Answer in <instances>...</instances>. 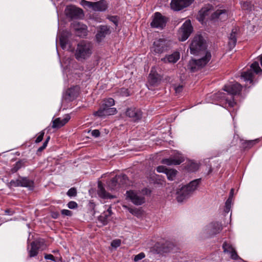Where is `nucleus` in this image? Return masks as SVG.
<instances>
[{
	"mask_svg": "<svg viewBox=\"0 0 262 262\" xmlns=\"http://www.w3.org/2000/svg\"><path fill=\"white\" fill-rule=\"evenodd\" d=\"M228 103L229 104V105L231 106V107H233L234 104H235V102L234 101V100L233 101H228Z\"/></svg>",
	"mask_w": 262,
	"mask_h": 262,
	"instance_id": "nucleus-59",
	"label": "nucleus"
},
{
	"mask_svg": "<svg viewBox=\"0 0 262 262\" xmlns=\"http://www.w3.org/2000/svg\"><path fill=\"white\" fill-rule=\"evenodd\" d=\"M252 5L250 2H244L242 4V7L244 10H251L252 8Z\"/></svg>",
	"mask_w": 262,
	"mask_h": 262,
	"instance_id": "nucleus-40",
	"label": "nucleus"
},
{
	"mask_svg": "<svg viewBox=\"0 0 262 262\" xmlns=\"http://www.w3.org/2000/svg\"><path fill=\"white\" fill-rule=\"evenodd\" d=\"M170 49V41L165 39L160 38L154 42L151 47V51L155 54H162L167 52Z\"/></svg>",
	"mask_w": 262,
	"mask_h": 262,
	"instance_id": "nucleus-6",
	"label": "nucleus"
},
{
	"mask_svg": "<svg viewBox=\"0 0 262 262\" xmlns=\"http://www.w3.org/2000/svg\"><path fill=\"white\" fill-rule=\"evenodd\" d=\"M106 213L104 212L98 217V221L102 224V226L107 225L108 223V217Z\"/></svg>",
	"mask_w": 262,
	"mask_h": 262,
	"instance_id": "nucleus-35",
	"label": "nucleus"
},
{
	"mask_svg": "<svg viewBox=\"0 0 262 262\" xmlns=\"http://www.w3.org/2000/svg\"><path fill=\"white\" fill-rule=\"evenodd\" d=\"M91 134L93 136L95 137H98L100 136V133L99 130L94 129L92 130Z\"/></svg>",
	"mask_w": 262,
	"mask_h": 262,
	"instance_id": "nucleus-54",
	"label": "nucleus"
},
{
	"mask_svg": "<svg viewBox=\"0 0 262 262\" xmlns=\"http://www.w3.org/2000/svg\"><path fill=\"white\" fill-rule=\"evenodd\" d=\"M211 6L208 5L204 8H202L199 12V19L200 21H203L206 16L209 14V12L211 10Z\"/></svg>",
	"mask_w": 262,
	"mask_h": 262,
	"instance_id": "nucleus-30",
	"label": "nucleus"
},
{
	"mask_svg": "<svg viewBox=\"0 0 262 262\" xmlns=\"http://www.w3.org/2000/svg\"><path fill=\"white\" fill-rule=\"evenodd\" d=\"M161 78L160 75L154 69H151L148 76V82L151 85H156L160 83Z\"/></svg>",
	"mask_w": 262,
	"mask_h": 262,
	"instance_id": "nucleus-21",
	"label": "nucleus"
},
{
	"mask_svg": "<svg viewBox=\"0 0 262 262\" xmlns=\"http://www.w3.org/2000/svg\"><path fill=\"white\" fill-rule=\"evenodd\" d=\"M94 3V2H88L85 0H82L81 2V4L82 5L84 6H88V7L92 8H93Z\"/></svg>",
	"mask_w": 262,
	"mask_h": 262,
	"instance_id": "nucleus-45",
	"label": "nucleus"
},
{
	"mask_svg": "<svg viewBox=\"0 0 262 262\" xmlns=\"http://www.w3.org/2000/svg\"><path fill=\"white\" fill-rule=\"evenodd\" d=\"M107 8V4L105 1L101 0L94 2L92 9L94 11H103Z\"/></svg>",
	"mask_w": 262,
	"mask_h": 262,
	"instance_id": "nucleus-28",
	"label": "nucleus"
},
{
	"mask_svg": "<svg viewBox=\"0 0 262 262\" xmlns=\"http://www.w3.org/2000/svg\"><path fill=\"white\" fill-rule=\"evenodd\" d=\"M166 23V18L159 12L155 14L154 17L150 25L152 27L163 28Z\"/></svg>",
	"mask_w": 262,
	"mask_h": 262,
	"instance_id": "nucleus-14",
	"label": "nucleus"
},
{
	"mask_svg": "<svg viewBox=\"0 0 262 262\" xmlns=\"http://www.w3.org/2000/svg\"><path fill=\"white\" fill-rule=\"evenodd\" d=\"M111 31L110 27L107 26H100L98 28L96 38L98 42H100L107 35L111 34Z\"/></svg>",
	"mask_w": 262,
	"mask_h": 262,
	"instance_id": "nucleus-19",
	"label": "nucleus"
},
{
	"mask_svg": "<svg viewBox=\"0 0 262 262\" xmlns=\"http://www.w3.org/2000/svg\"><path fill=\"white\" fill-rule=\"evenodd\" d=\"M71 26L77 36L84 37L87 35L88 27L85 25L78 21H74Z\"/></svg>",
	"mask_w": 262,
	"mask_h": 262,
	"instance_id": "nucleus-12",
	"label": "nucleus"
},
{
	"mask_svg": "<svg viewBox=\"0 0 262 262\" xmlns=\"http://www.w3.org/2000/svg\"><path fill=\"white\" fill-rule=\"evenodd\" d=\"M242 76L245 79V80L250 81L251 82L252 81L253 74L251 70H249L246 72H243L242 73Z\"/></svg>",
	"mask_w": 262,
	"mask_h": 262,
	"instance_id": "nucleus-37",
	"label": "nucleus"
},
{
	"mask_svg": "<svg viewBox=\"0 0 262 262\" xmlns=\"http://www.w3.org/2000/svg\"><path fill=\"white\" fill-rule=\"evenodd\" d=\"M126 195L131 202L136 205H141L145 202L144 196L134 190L127 191Z\"/></svg>",
	"mask_w": 262,
	"mask_h": 262,
	"instance_id": "nucleus-11",
	"label": "nucleus"
},
{
	"mask_svg": "<svg viewBox=\"0 0 262 262\" xmlns=\"http://www.w3.org/2000/svg\"><path fill=\"white\" fill-rule=\"evenodd\" d=\"M121 245V240L120 239H115L112 241L111 243V246L113 247L117 248L120 246Z\"/></svg>",
	"mask_w": 262,
	"mask_h": 262,
	"instance_id": "nucleus-49",
	"label": "nucleus"
},
{
	"mask_svg": "<svg viewBox=\"0 0 262 262\" xmlns=\"http://www.w3.org/2000/svg\"><path fill=\"white\" fill-rule=\"evenodd\" d=\"M11 186L28 187L30 189H33L34 182L27 177L19 176L17 180H12L10 182Z\"/></svg>",
	"mask_w": 262,
	"mask_h": 262,
	"instance_id": "nucleus-8",
	"label": "nucleus"
},
{
	"mask_svg": "<svg viewBox=\"0 0 262 262\" xmlns=\"http://www.w3.org/2000/svg\"><path fill=\"white\" fill-rule=\"evenodd\" d=\"M208 232L210 236L214 235L219 233L222 230V226L221 224L216 222L212 223L208 227Z\"/></svg>",
	"mask_w": 262,
	"mask_h": 262,
	"instance_id": "nucleus-22",
	"label": "nucleus"
},
{
	"mask_svg": "<svg viewBox=\"0 0 262 262\" xmlns=\"http://www.w3.org/2000/svg\"><path fill=\"white\" fill-rule=\"evenodd\" d=\"M184 159L183 157L177 156L173 157H170L167 159H164L162 160V163L167 165H180L183 162Z\"/></svg>",
	"mask_w": 262,
	"mask_h": 262,
	"instance_id": "nucleus-20",
	"label": "nucleus"
},
{
	"mask_svg": "<svg viewBox=\"0 0 262 262\" xmlns=\"http://www.w3.org/2000/svg\"><path fill=\"white\" fill-rule=\"evenodd\" d=\"M79 94V87L78 86H74L68 89L63 95V98L65 100L69 101H72L76 99Z\"/></svg>",
	"mask_w": 262,
	"mask_h": 262,
	"instance_id": "nucleus-15",
	"label": "nucleus"
},
{
	"mask_svg": "<svg viewBox=\"0 0 262 262\" xmlns=\"http://www.w3.org/2000/svg\"><path fill=\"white\" fill-rule=\"evenodd\" d=\"M198 168V165L196 163H192L190 165L189 170L192 171H195Z\"/></svg>",
	"mask_w": 262,
	"mask_h": 262,
	"instance_id": "nucleus-53",
	"label": "nucleus"
},
{
	"mask_svg": "<svg viewBox=\"0 0 262 262\" xmlns=\"http://www.w3.org/2000/svg\"><path fill=\"white\" fill-rule=\"evenodd\" d=\"M258 141V139H256L254 140H250L246 142V143L247 144V147L250 148L253 145H254L256 143H257Z\"/></svg>",
	"mask_w": 262,
	"mask_h": 262,
	"instance_id": "nucleus-50",
	"label": "nucleus"
},
{
	"mask_svg": "<svg viewBox=\"0 0 262 262\" xmlns=\"http://www.w3.org/2000/svg\"><path fill=\"white\" fill-rule=\"evenodd\" d=\"M70 34L68 31L62 32L59 37V43L62 49H64L68 42V39Z\"/></svg>",
	"mask_w": 262,
	"mask_h": 262,
	"instance_id": "nucleus-29",
	"label": "nucleus"
},
{
	"mask_svg": "<svg viewBox=\"0 0 262 262\" xmlns=\"http://www.w3.org/2000/svg\"><path fill=\"white\" fill-rule=\"evenodd\" d=\"M47 145H46L45 144L43 143L42 145L41 146H40L39 148H38V149H37V152H41L42 150H43L47 147Z\"/></svg>",
	"mask_w": 262,
	"mask_h": 262,
	"instance_id": "nucleus-57",
	"label": "nucleus"
},
{
	"mask_svg": "<svg viewBox=\"0 0 262 262\" xmlns=\"http://www.w3.org/2000/svg\"><path fill=\"white\" fill-rule=\"evenodd\" d=\"M68 207L70 209H73L77 208L78 205L77 203L74 201H70L68 204Z\"/></svg>",
	"mask_w": 262,
	"mask_h": 262,
	"instance_id": "nucleus-47",
	"label": "nucleus"
},
{
	"mask_svg": "<svg viewBox=\"0 0 262 262\" xmlns=\"http://www.w3.org/2000/svg\"><path fill=\"white\" fill-rule=\"evenodd\" d=\"M251 69L254 71L255 73L258 74L260 72H262L261 69L259 66V63L258 62H254L251 65Z\"/></svg>",
	"mask_w": 262,
	"mask_h": 262,
	"instance_id": "nucleus-39",
	"label": "nucleus"
},
{
	"mask_svg": "<svg viewBox=\"0 0 262 262\" xmlns=\"http://www.w3.org/2000/svg\"><path fill=\"white\" fill-rule=\"evenodd\" d=\"M77 193V192L76 188L75 187H72L68 191L67 194L70 197H72L76 196Z\"/></svg>",
	"mask_w": 262,
	"mask_h": 262,
	"instance_id": "nucleus-41",
	"label": "nucleus"
},
{
	"mask_svg": "<svg viewBox=\"0 0 262 262\" xmlns=\"http://www.w3.org/2000/svg\"><path fill=\"white\" fill-rule=\"evenodd\" d=\"M98 194L99 196L103 199H111L114 196L107 192L103 187L101 182H99L98 184Z\"/></svg>",
	"mask_w": 262,
	"mask_h": 262,
	"instance_id": "nucleus-27",
	"label": "nucleus"
},
{
	"mask_svg": "<svg viewBox=\"0 0 262 262\" xmlns=\"http://www.w3.org/2000/svg\"><path fill=\"white\" fill-rule=\"evenodd\" d=\"M70 116L69 114L66 115L62 119L60 118H56L53 121L52 128H58L63 126L70 120Z\"/></svg>",
	"mask_w": 262,
	"mask_h": 262,
	"instance_id": "nucleus-24",
	"label": "nucleus"
},
{
	"mask_svg": "<svg viewBox=\"0 0 262 262\" xmlns=\"http://www.w3.org/2000/svg\"><path fill=\"white\" fill-rule=\"evenodd\" d=\"M212 168L210 167V168H209V171H208V174L212 172Z\"/></svg>",
	"mask_w": 262,
	"mask_h": 262,
	"instance_id": "nucleus-62",
	"label": "nucleus"
},
{
	"mask_svg": "<svg viewBox=\"0 0 262 262\" xmlns=\"http://www.w3.org/2000/svg\"><path fill=\"white\" fill-rule=\"evenodd\" d=\"M228 18L227 12L226 10H217L211 15V19H219L221 21H224Z\"/></svg>",
	"mask_w": 262,
	"mask_h": 262,
	"instance_id": "nucleus-25",
	"label": "nucleus"
},
{
	"mask_svg": "<svg viewBox=\"0 0 262 262\" xmlns=\"http://www.w3.org/2000/svg\"><path fill=\"white\" fill-rule=\"evenodd\" d=\"M237 42V29H233L229 37L228 47L232 50L236 45Z\"/></svg>",
	"mask_w": 262,
	"mask_h": 262,
	"instance_id": "nucleus-26",
	"label": "nucleus"
},
{
	"mask_svg": "<svg viewBox=\"0 0 262 262\" xmlns=\"http://www.w3.org/2000/svg\"><path fill=\"white\" fill-rule=\"evenodd\" d=\"M5 212H6V213H9V210H8V209L6 210Z\"/></svg>",
	"mask_w": 262,
	"mask_h": 262,
	"instance_id": "nucleus-64",
	"label": "nucleus"
},
{
	"mask_svg": "<svg viewBox=\"0 0 262 262\" xmlns=\"http://www.w3.org/2000/svg\"><path fill=\"white\" fill-rule=\"evenodd\" d=\"M108 187L111 190H115L118 187H119L116 176L113 178L112 179L110 180V181L108 182Z\"/></svg>",
	"mask_w": 262,
	"mask_h": 262,
	"instance_id": "nucleus-34",
	"label": "nucleus"
},
{
	"mask_svg": "<svg viewBox=\"0 0 262 262\" xmlns=\"http://www.w3.org/2000/svg\"><path fill=\"white\" fill-rule=\"evenodd\" d=\"M125 114L127 116L132 118L134 121H138L142 118V116L141 111L134 107L127 108Z\"/></svg>",
	"mask_w": 262,
	"mask_h": 262,
	"instance_id": "nucleus-16",
	"label": "nucleus"
},
{
	"mask_svg": "<svg viewBox=\"0 0 262 262\" xmlns=\"http://www.w3.org/2000/svg\"><path fill=\"white\" fill-rule=\"evenodd\" d=\"M145 256V254L143 252H141L139 254L135 256L134 260L136 262L143 259Z\"/></svg>",
	"mask_w": 262,
	"mask_h": 262,
	"instance_id": "nucleus-44",
	"label": "nucleus"
},
{
	"mask_svg": "<svg viewBox=\"0 0 262 262\" xmlns=\"http://www.w3.org/2000/svg\"><path fill=\"white\" fill-rule=\"evenodd\" d=\"M61 213L63 215L66 216H71L72 215V212L70 210H67V209H63L61 211Z\"/></svg>",
	"mask_w": 262,
	"mask_h": 262,
	"instance_id": "nucleus-51",
	"label": "nucleus"
},
{
	"mask_svg": "<svg viewBox=\"0 0 262 262\" xmlns=\"http://www.w3.org/2000/svg\"><path fill=\"white\" fill-rule=\"evenodd\" d=\"M93 44L88 40H82L77 46L75 52V58L82 61L88 58L92 53Z\"/></svg>",
	"mask_w": 262,
	"mask_h": 262,
	"instance_id": "nucleus-1",
	"label": "nucleus"
},
{
	"mask_svg": "<svg viewBox=\"0 0 262 262\" xmlns=\"http://www.w3.org/2000/svg\"><path fill=\"white\" fill-rule=\"evenodd\" d=\"M206 41L201 35L195 36L190 45L191 54L195 55L199 54L205 55L206 52H209L206 51Z\"/></svg>",
	"mask_w": 262,
	"mask_h": 262,
	"instance_id": "nucleus-3",
	"label": "nucleus"
},
{
	"mask_svg": "<svg viewBox=\"0 0 262 262\" xmlns=\"http://www.w3.org/2000/svg\"><path fill=\"white\" fill-rule=\"evenodd\" d=\"M104 213H106V214L107 215V216H109L110 217L112 214V212L111 210V207H109L107 210L106 211H104Z\"/></svg>",
	"mask_w": 262,
	"mask_h": 262,
	"instance_id": "nucleus-58",
	"label": "nucleus"
},
{
	"mask_svg": "<svg viewBox=\"0 0 262 262\" xmlns=\"http://www.w3.org/2000/svg\"><path fill=\"white\" fill-rule=\"evenodd\" d=\"M222 248L223 249L224 252L230 254V258L232 259L236 260L239 258L235 249L230 243L227 242H224L223 244Z\"/></svg>",
	"mask_w": 262,
	"mask_h": 262,
	"instance_id": "nucleus-18",
	"label": "nucleus"
},
{
	"mask_svg": "<svg viewBox=\"0 0 262 262\" xmlns=\"http://www.w3.org/2000/svg\"><path fill=\"white\" fill-rule=\"evenodd\" d=\"M26 162V160H20L18 161H17L13 168L11 169V172L12 173H15L17 172L19 169H20L21 167H24L25 166V163Z\"/></svg>",
	"mask_w": 262,
	"mask_h": 262,
	"instance_id": "nucleus-33",
	"label": "nucleus"
},
{
	"mask_svg": "<svg viewBox=\"0 0 262 262\" xmlns=\"http://www.w3.org/2000/svg\"><path fill=\"white\" fill-rule=\"evenodd\" d=\"M194 0H172L171 8L175 11H179L188 7Z\"/></svg>",
	"mask_w": 262,
	"mask_h": 262,
	"instance_id": "nucleus-13",
	"label": "nucleus"
},
{
	"mask_svg": "<svg viewBox=\"0 0 262 262\" xmlns=\"http://www.w3.org/2000/svg\"><path fill=\"white\" fill-rule=\"evenodd\" d=\"M117 27L118 24L119 18L117 16H108L107 17Z\"/></svg>",
	"mask_w": 262,
	"mask_h": 262,
	"instance_id": "nucleus-43",
	"label": "nucleus"
},
{
	"mask_svg": "<svg viewBox=\"0 0 262 262\" xmlns=\"http://www.w3.org/2000/svg\"><path fill=\"white\" fill-rule=\"evenodd\" d=\"M182 89H183V86L182 85H180L176 87L175 88L176 93H180L182 91Z\"/></svg>",
	"mask_w": 262,
	"mask_h": 262,
	"instance_id": "nucleus-56",
	"label": "nucleus"
},
{
	"mask_svg": "<svg viewBox=\"0 0 262 262\" xmlns=\"http://www.w3.org/2000/svg\"><path fill=\"white\" fill-rule=\"evenodd\" d=\"M156 247L159 253L176 252L179 249L172 242L169 241H166L164 243H158Z\"/></svg>",
	"mask_w": 262,
	"mask_h": 262,
	"instance_id": "nucleus-7",
	"label": "nucleus"
},
{
	"mask_svg": "<svg viewBox=\"0 0 262 262\" xmlns=\"http://www.w3.org/2000/svg\"><path fill=\"white\" fill-rule=\"evenodd\" d=\"M39 248V245L33 242L31 244V249L29 251V255L30 257L36 256L38 254V249Z\"/></svg>",
	"mask_w": 262,
	"mask_h": 262,
	"instance_id": "nucleus-31",
	"label": "nucleus"
},
{
	"mask_svg": "<svg viewBox=\"0 0 262 262\" xmlns=\"http://www.w3.org/2000/svg\"><path fill=\"white\" fill-rule=\"evenodd\" d=\"M128 210L133 215L137 216L138 217L141 216L142 214V211L138 208H128Z\"/></svg>",
	"mask_w": 262,
	"mask_h": 262,
	"instance_id": "nucleus-38",
	"label": "nucleus"
},
{
	"mask_svg": "<svg viewBox=\"0 0 262 262\" xmlns=\"http://www.w3.org/2000/svg\"><path fill=\"white\" fill-rule=\"evenodd\" d=\"M59 216V213L57 211H54L51 212V216L53 219H57Z\"/></svg>",
	"mask_w": 262,
	"mask_h": 262,
	"instance_id": "nucleus-55",
	"label": "nucleus"
},
{
	"mask_svg": "<svg viewBox=\"0 0 262 262\" xmlns=\"http://www.w3.org/2000/svg\"><path fill=\"white\" fill-rule=\"evenodd\" d=\"M201 182V179H195L188 185L183 186L177 191V199L178 202H183L190 197Z\"/></svg>",
	"mask_w": 262,
	"mask_h": 262,
	"instance_id": "nucleus-2",
	"label": "nucleus"
},
{
	"mask_svg": "<svg viewBox=\"0 0 262 262\" xmlns=\"http://www.w3.org/2000/svg\"><path fill=\"white\" fill-rule=\"evenodd\" d=\"M242 85L237 83L235 82L229 85L224 86L223 90L232 95L239 94L242 91Z\"/></svg>",
	"mask_w": 262,
	"mask_h": 262,
	"instance_id": "nucleus-17",
	"label": "nucleus"
},
{
	"mask_svg": "<svg viewBox=\"0 0 262 262\" xmlns=\"http://www.w3.org/2000/svg\"><path fill=\"white\" fill-rule=\"evenodd\" d=\"M233 192H234V189L232 188V189H231V190H230V195H229V196H231V199L232 198V196H233Z\"/></svg>",
	"mask_w": 262,
	"mask_h": 262,
	"instance_id": "nucleus-61",
	"label": "nucleus"
},
{
	"mask_svg": "<svg viewBox=\"0 0 262 262\" xmlns=\"http://www.w3.org/2000/svg\"><path fill=\"white\" fill-rule=\"evenodd\" d=\"M193 31V27L190 20H187L179 30L180 40H186Z\"/></svg>",
	"mask_w": 262,
	"mask_h": 262,
	"instance_id": "nucleus-9",
	"label": "nucleus"
},
{
	"mask_svg": "<svg viewBox=\"0 0 262 262\" xmlns=\"http://www.w3.org/2000/svg\"><path fill=\"white\" fill-rule=\"evenodd\" d=\"M168 169V168H167L165 166H159L157 167V171L158 172H164V173H166Z\"/></svg>",
	"mask_w": 262,
	"mask_h": 262,
	"instance_id": "nucleus-46",
	"label": "nucleus"
},
{
	"mask_svg": "<svg viewBox=\"0 0 262 262\" xmlns=\"http://www.w3.org/2000/svg\"><path fill=\"white\" fill-rule=\"evenodd\" d=\"M211 57L210 52H206L204 56L199 59H191L189 61L187 68L191 72H195L203 68L209 61Z\"/></svg>",
	"mask_w": 262,
	"mask_h": 262,
	"instance_id": "nucleus-5",
	"label": "nucleus"
},
{
	"mask_svg": "<svg viewBox=\"0 0 262 262\" xmlns=\"http://www.w3.org/2000/svg\"><path fill=\"white\" fill-rule=\"evenodd\" d=\"M65 13L68 17L71 19H79L83 16V10L74 6H67Z\"/></svg>",
	"mask_w": 262,
	"mask_h": 262,
	"instance_id": "nucleus-10",
	"label": "nucleus"
},
{
	"mask_svg": "<svg viewBox=\"0 0 262 262\" xmlns=\"http://www.w3.org/2000/svg\"><path fill=\"white\" fill-rule=\"evenodd\" d=\"M177 173V171L173 169H168L166 174L167 175V179L169 180L172 181L174 180Z\"/></svg>",
	"mask_w": 262,
	"mask_h": 262,
	"instance_id": "nucleus-36",
	"label": "nucleus"
},
{
	"mask_svg": "<svg viewBox=\"0 0 262 262\" xmlns=\"http://www.w3.org/2000/svg\"><path fill=\"white\" fill-rule=\"evenodd\" d=\"M119 187L124 186L128 184V179L125 174L116 176Z\"/></svg>",
	"mask_w": 262,
	"mask_h": 262,
	"instance_id": "nucleus-32",
	"label": "nucleus"
},
{
	"mask_svg": "<svg viewBox=\"0 0 262 262\" xmlns=\"http://www.w3.org/2000/svg\"><path fill=\"white\" fill-rule=\"evenodd\" d=\"M45 258L46 259H50L54 261H55L54 256L51 254H45Z\"/></svg>",
	"mask_w": 262,
	"mask_h": 262,
	"instance_id": "nucleus-52",
	"label": "nucleus"
},
{
	"mask_svg": "<svg viewBox=\"0 0 262 262\" xmlns=\"http://www.w3.org/2000/svg\"><path fill=\"white\" fill-rule=\"evenodd\" d=\"M44 134H45V132L43 131H41L39 133V136L36 138V139L35 140L36 143H39L42 140L43 136H44Z\"/></svg>",
	"mask_w": 262,
	"mask_h": 262,
	"instance_id": "nucleus-48",
	"label": "nucleus"
},
{
	"mask_svg": "<svg viewBox=\"0 0 262 262\" xmlns=\"http://www.w3.org/2000/svg\"><path fill=\"white\" fill-rule=\"evenodd\" d=\"M260 64L262 66V55L260 57Z\"/></svg>",
	"mask_w": 262,
	"mask_h": 262,
	"instance_id": "nucleus-63",
	"label": "nucleus"
},
{
	"mask_svg": "<svg viewBox=\"0 0 262 262\" xmlns=\"http://www.w3.org/2000/svg\"><path fill=\"white\" fill-rule=\"evenodd\" d=\"M232 199L231 198V196H229L227 200L225 203V211L226 212H229L231 208V204Z\"/></svg>",
	"mask_w": 262,
	"mask_h": 262,
	"instance_id": "nucleus-42",
	"label": "nucleus"
},
{
	"mask_svg": "<svg viewBox=\"0 0 262 262\" xmlns=\"http://www.w3.org/2000/svg\"><path fill=\"white\" fill-rule=\"evenodd\" d=\"M180 53L178 52H174L171 54L167 55L161 58V61L164 63H176L180 59Z\"/></svg>",
	"mask_w": 262,
	"mask_h": 262,
	"instance_id": "nucleus-23",
	"label": "nucleus"
},
{
	"mask_svg": "<svg viewBox=\"0 0 262 262\" xmlns=\"http://www.w3.org/2000/svg\"><path fill=\"white\" fill-rule=\"evenodd\" d=\"M50 139V137L49 136L47 137V138L46 139V140L43 143L47 145Z\"/></svg>",
	"mask_w": 262,
	"mask_h": 262,
	"instance_id": "nucleus-60",
	"label": "nucleus"
},
{
	"mask_svg": "<svg viewBox=\"0 0 262 262\" xmlns=\"http://www.w3.org/2000/svg\"><path fill=\"white\" fill-rule=\"evenodd\" d=\"M114 104L115 101L113 98L103 100L99 109L94 113V115L102 117L115 114L117 113L116 108L112 107Z\"/></svg>",
	"mask_w": 262,
	"mask_h": 262,
	"instance_id": "nucleus-4",
	"label": "nucleus"
}]
</instances>
